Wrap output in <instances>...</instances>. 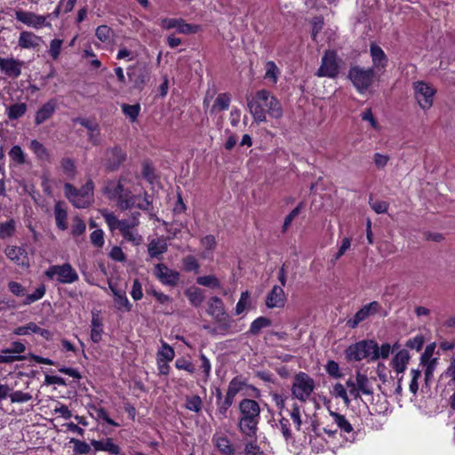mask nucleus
I'll return each instance as SVG.
<instances>
[{"instance_id":"38","label":"nucleus","mask_w":455,"mask_h":455,"mask_svg":"<svg viewBox=\"0 0 455 455\" xmlns=\"http://www.w3.org/2000/svg\"><path fill=\"white\" fill-rule=\"evenodd\" d=\"M8 155H9L11 161L15 165H22L26 163V154L23 151V149L20 148V146H19V145L13 146L10 149Z\"/></svg>"},{"instance_id":"33","label":"nucleus","mask_w":455,"mask_h":455,"mask_svg":"<svg viewBox=\"0 0 455 455\" xmlns=\"http://www.w3.org/2000/svg\"><path fill=\"white\" fill-rule=\"evenodd\" d=\"M103 324L98 314H93L91 322V339L94 343H99L101 340L103 333Z\"/></svg>"},{"instance_id":"23","label":"nucleus","mask_w":455,"mask_h":455,"mask_svg":"<svg viewBox=\"0 0 455 455\" xmlns=\"http://www.w3.org/2000/svg\"><path fill=\"white\" fill-rule=\"evenodd\" d=\"M42 37L31 31H21L18 39V45L21 49H36L42 43Z\"/></svg>"},{"instance_id":"28","label":"nucleus","mask_w":455,"mask_h":455,"mask_svg":"<svg viewBox=\"0 0 455 455\" xmlns=\"http://www.w3.org/2000/svg\"><path fill=\"white\" fill-rule=\"evenodd\" d=\"M370 52L374 68L377 69L384 68L387 63V58L384 51L379 45L371 44Z\"/></svg>"},{"instance_id":"54","label":"nucleus","mask_w":455,"mask_h":455,"mask_svg":"<svg viewBox=\"0 0 455 455\" xmlns=\"http://www.w3.org/2000/svg\"><path fill=\"white\" fill-rule=\"evenodd\" d=\"M122 110H123V113L126 116H128L132 122H134L140 114V107L139 104H135V105L123 104Z\"/></svg>"},{"instance_id":"12","label":"nucleus","mask_w":455,"mask_h":455,"mask_svg":"<svg viewBox=\"0 0 455 455\" xmlns=\"http://www.w3.org/2000/svg\"><path fill=\"white\" fill-rule=\"evenodd\" d=\"M243 382L234 378L228 384V391L222 402H217V414L220 419L227 418L228 410L232 406L235 395L242 390Z\"/></svg>"},{"instance_id":"13","label":"nucleus","mask_w":455,"mask_h":455,"mask_svg":"<svg viewBox=\"0 0 455 455\" xmlns=\"http://www.w3.org/2000/svg\"><path fill=\"white\" fill-rule=\"evenodd\" d=\"M435 92V89L425 82L414 84L415 98L423 110H427L433 106Z\"/></svg>"},{"instance_id":"26","label":"nucleus","mask_w":455,"mask_h":455,"mask_svg":"<svg viewBox=\"0 0 455 455\" xmlns=\"http://www.w3.org/2000/svg\"><path fill=\"white\" fill-rule=\"evenodd\" d=\"M109 288L114 294V302L116 309L124 312H130L132 306L130 303L125 291L118 290L111 283H109Z\"/></svg>"},{"instance_id":"37","label":"nucleus","mask_w":455,"mask_h":455,"mask_svg":"<svg viewBox=\"0 0 455 455\" xmlns=\"http://www.w3.org/2000/svg\"><path fill=\"white\" fill-rule=\"evenodd\" d=\"M185 295L188 297L189 302L195 307H199L204 299L203 291L196 287L188 288L185 291Z\"/></svg>"},{"instance_id":"41","label":"nucleus","mask_w":455,"mask_h":455,"mask_svg":"<svg viewBox=\"0 0 455 455\" xmlns=\"http://www.w3.org/2000/svg\"><path fill=\"white\" fill-rule=\"evenodd\" d=\"M60 166L63 173L68 179H74L76 174V168L73 159L69 157H64L60 161Z\"/></svg>"},{"instance_id":"15","label":"nucleus","mask_w":455,"mask_h":455,"mask_svg":"<svg viewBox=\"0 0 455 455\" xmlns=\"http://www.w3.org/2000/svg\"><path fill=\"white\" fill-rule=\"evenodd\" d=\"M381 306L378 301H372L366 304L355 313L353 318L347 320V325L355 329L361 322L366 320L369 316L377 314Z\"/></svg>"},{"instance_id":"57","label":"nucleus","mask_w":455,"mask_h":455,"mask_svg":"<svg viewBox=\"0 0 455 455\" xmlns=\"http://www.w3.org/2000/svg\"><path fill=\"white\" fill-rule=\"evenodd\" d=\"M32 395L29 393H25L20 390L13 391L10 395V400L12 403H23L30 401Z\"/></svg>"},{"instance_id":"55","label":"nucleus","mask_w":455,"mask_h":455,"mask_svg":"<svg viewBox=\"0 0 455 455\" xmlns=\"http://www.w3.org/2000/svg\"><path fill=\"white\" fill-rule=\"evenodd\" d=\"M201 30V26L187 23L183 19L179 26L178 32L184 35L196 34Z\"/></svg>"},{"instance_id":"51","label":"nucleus","mask_w":455,"mask_h":455,"mask_svg":"<svg viewBox=\"0 0 455 455\" xmlns=\"http://www.w3.org/2000/svg\"><path fill=\"white\" fill-rule=\"evenodd\" d=\"M45 291L46 289L44 284L39 285L33 293L27 295L23 304L30 305L31 303L39 300L44 296Z\"/></svg>"},{"instance_id":"59","label":"nucleus","mask_w":455,"mask_h":455,"mask_svg":"<svg viewBox=\"0 0 455 455\" xmlns=\"http://www.w3.org/2000/svg\"><path fill=\"white\" fill-rule=\"evenodd\" d=\"M101 213L111 231L118 229L120 225V220H118L114 213L108 212L106 210L102 211Z\"/></svg>"},{"instance_id":"5","label":"nucleus","mask_w":455,"mask_h":455,"mask_svg":"<svg viewBox=\"0 0 455 455\" xmlns=\"http://www.w3.org/2000/svg\"><path fill=\"white\" fill-rule=\"evenodd\" d=\"M207 313L212 315L218 323L217 330L221 334L233 332L231 331L233 321L227 314L224 304L219 297H212L209 301Z\"/></svg>"},{"instance_id":"11","label":"nucleus","mask_w":455,"mask_h":455,"mask_svg":"<svg viewBox=\"0 0 455 455\" xmlns=\"http://www.w3.org/2000/svg\"><path fill=\"white\" fill-rule=\"evenodd\" d=\"M339 73V63L336 52L331 50L325 51L315 75L319 77L335 78Z\"/></svg>"},{"instance_id":"17","label":"nucleus","mask_w":455,"mask_h":455,"mask_svg":"<svg viewBox=\"0 0 455 455\" xmlns=\"http://www.w3.org/2000/svg\"><path fill=\"white\" fill-rule=\"evenodd\" d=\"M23 61L14 58L0 57V71L9 77L17 78L21 75Z\"/></svg>"},{"instance_id":"60","label":"nucleus","mask_w":455,"mask_h":455,"mask_svg":"<svg viewBox=\"0 0 455 455\" xmlns=\"http://www.w3.org/2000/svg\"><path fill=\"white\" fill-rule=\"evenodd\" d=\"M112 29L107 25H100L96 28L95 36L100 42H107L112 35Z\"/></svg>"},{"instance_id":"22","label":"nucleus","mask_w":455,"mask_h":455,"mask_svg":"<svg viewBox=\"0 0 455 455\" xmlns=\"http://www.w3.org/2000/svg\"><path fill=\"white\" fill-rule=\"evenodd\" d=\"M286 301V296L281 286L275 285L267 296L266 306L268 308L283 307Z\"/></svg>"},{"instance_id":"24","label":"nucleus","mask_w":455,"mask_h":455,"mask_svg":"<svg viewBox=\"0 0 455 455\" xmlns=\"http://www.w3.org/2000/svg\"><path fill=\"white\" fill-rule=\"evenodd\" d=\"M274 427L282 434L286 443H290L293 440L294 433L291 426L290 419L285 417L281 411L278 413V419Z\"/></svg>"},{"instance_id":"1","label":"nucleus","mask_w":455,"mask_h":455,"mask_svg":"<svg viewBox=\"0 0 455 455\" xmlns=\"http://www.w3.org/2000/svg\"><path fill=\"white\" fill-rule=\"evenodd\" d=\"M247 106L255 122L267 120V115L278 119L283 116V109L278 100L268 91H258L251 99L247 98Z\"/></svg>"},{"instance_id":"10","label":"nucleus","mask_w":455,"mask_h":455,"mask_svg":"<svg viewBox=\"0 0 455 455\" xmlns=\"http://www.w3.org/2000/svg\"><path fill=\"white\" fill-rule=\"evenodd\" d=\"M45 275L50 279L56 277L60 283H73L79 278L78 274L69 263L49 267L45 271Z\"/></svg>"},{"instance_id":"18","label":"nucleus","mask_w":455,"mask_h":455,"mask_svg":"<svg viewBox=\"0 0 455 455\" xmlns=\"http://www.w3.org/2000/svg\"><path fill=\"white\" fill-rule=\"evenodd\" d=\"M126 160V153L119 147L108 149L106 152V167L115 171Z\"/></svg>"},{"instance_id":"32","label":"nucleus","mask_w":455,"mask_h":455,"mask_svg":"<svg viewBox=\"0 0 455 455\" xmlns=\"http://www.w3.org/2000/svg\"><path fill=\"white\" fill-rule=\"evenodd\" d=\"M167 243L160 238L152 240L148 246V251L151 258H159L167 251Z\"/></svg>"},{"instance_id":"52","label":"nucleus","mask_w":455,"mask_h":455,"mask_svg":"<svg viewBox=\"0 0 455 455\" xmlns=\"http://www.w3.org/2000/svg\"><path fill=\"white\" fill-rule=\"evenodd\" d=\"M71 228V235L75 237L82 235L86 229L84 221L78 216L74 217Z\"/></svg>"},{"instance_id":"20","label":"nucleus","mask_w":455,"mask_h":455,"mask_svg":"<svg viewBox=\"0 0 455 455\" xmlns=\"http://www.w3.org/2000/svg\"><path fill=\"white\" fill-rule=\"evenodd\" d=\"M57 108V101L54 99L49 100L47 102L43 104L35 115V124L40 125L45 121L49 120Z\"/></svg>"},{"instance_id":"25","label":"nucleus","mask_w":455,"mask_h":455,"mask_svg":"<svg viewBox=\"0 0 455 455\" xmlns=\"http://www.w3.org/2000/svg\"><path fill=\"white\" fill-rule=\"evenodd\" d=\"M6 257L20 266L28 267V260L23 248L18 246H7L4 250Z\"/></svg>"},{"instance_id":"44","label":"nucleus","mask_w":455,"mask_h":455,"mask_svg":"<svg viewBox=\"0 0 455 455\" xmlns=\"http://www.w3.org/2000/svg\"><path fill=\"white\" fill-rule=\"evenodd\" d=\"M270 324L271 321L268 318L259 316L251 323L249 332L252 335H257L259 333L261 329L268 327Z\"/></svg>"},{"instance_id":"29","label":"nucleus","mask_w":455,"mask_h":455,"mask_svg":"<svg viewBox=\"0 0 455 455\" xmlns=\"http://www.w3.org/2000/svg\"><path fill=\"white\" fill-rule=\"evenodd\" d=\"M91 443L96 451H108L112 455H118L120 453L119 446L111 438H107L104 441L92 440Z\"/></svg>"},{"instance_id":"6","label":"nucleus","mask_w":455,"mask_h":455,"mask_svg":"<svg viewBox=\"0 0 455 455\" xmlns=\"http://www.w3.org/2000/svg\"><path fill=\"white\" fill-rule=\"evenodd\" d=\"M377 342L373 339L361 340L350 345L346 349V357L348 361H361L368 359L373 361L376 357Z\"/></svg>"},{"instance_id":"40","label":"nucleus","mask_w":455,"mask_h":455,"mask_svg":"<svg viewBox=\"0 0 455 455\" xmlns=\"http://www.w3.org/2000/svg\"><path fill=\"white\" fill-rule=\"evenodd\" d=\"M230 96L227 93H220L217 96L212 107V109H211V112H215V111H223V110H226L229 107V104H230Z\"/></svg>"},{"instance_id":"36","label":"nucleus","mask_w":455,"mask_h":455,"mask_svg":"<svg viewBox=\"0 0 455 455\" xmlns=\"http://www.w3.org/2000/svg\"><path fill=\"white\" fill-rule=\"evenodd\" d=\"M30 150L37 156L40 160H49L50 154L47 148L37 140H32L29 143Z\"/></svg>"},{"instance_id":"42","label":"nucleus","mask_w":455,"mask_h":455,"mask_svg":"<svg viewBox=\"0 0 455 455\" xmlns=\"http://www.w3.org/2000/svg\"><path fill=\"white\" fill-rule=\"evenodd\" d=\"M175 356L174 349L166 342L162 340L161 349L157 352L156 360L171 362Z\"/></svg>"},{"instance_id":"64","label":"nucleus","mask_w":455,"mask_h":455,"mask_svg":"<svg viewBox=\"0 0 455 455\" xmlns=\"http://www.w3.org/2000/svg\"><path fill=\"white\" fill-rule=\"evenodd\" d=\"M325 371L331 377L335 379H339L342 376L339 363L333 360L327 362L325 365Z\"/></svg>"},{"instance_id":"50","label":"nucleus","mask_w":455,"mask_h":455,"mask_svg":"<svg viewBox=\"0 0 455 455\" xmlns=\"http://www.w3.org/2000/svg\"><path fill=\"white\" fill-rule=\"evenodd\" d=\"M331 394L335 397L341 398L347 406L350 404V399L348 397L347 392L341 383H336L333 386Z\"/></svg>"},{"instance_id":"2","label":"nucleus","mask_w":455,"mask_h":455,"mask_svg":"<svg viewBox=\"0 0 455 455\" xmlns=\"http://www.w3.org/2000/svg\"><path fill=\"white\" fill-rule=\"evenodd\" d=\"M240 419L239 429L247 437H255L260 419L259 403L252 399H243L239 403Z\"/></svg>"},{"instance_id":"39","label":"nucleus","mask_w":455,"mask_h":455,"mask_svg":"<svg viewBox=\"0 0 455 455\" xmlns=\"http://www.w3.org/2000/svg\"><path fill=\"white\" fill-rule=\"evenodd\" d=\"M16 231V221L10 219L5 222L0 223V239H7L12 237Z\"/></svg>"},{"instance_id":"31","label":"nucleus","mask_w":455,"mask_h":455,"mask_svg":"<svg viewBox=\"0 0 455 455\" xmlns=\"http://www.w3.org/2000/svg\"><path fill=\"white\" fill-rule=\"evenodd\" d=\"M212 441L220 452L224 455H234L235 449L230 441L224 435H214Z\"/></svg>"},{"instance_id":"35","label":"nucleus","mask_w":455,"mask_h":455,"mask_svg":"<svg viewBox=\"0 0 455 455\" xmlns=\"http://www.w3.org/2000/svg\"><path fill=\"white\" fill-rule=\"evenodd\" d=\"M355 380L360 393L370 395L373 394L370 380L366 375L357 372Z\"/></svg>"},{"instance_id":"34","label":"nucleus","mask_w":455,"mask_h":455,"mask_svg":"<svg viewBox=\"0 0 455 455\" xmlns=\"http://www.w3.org/2000/svg\"><path fill=\"white\" fill-rule=\"evenodd\" d=\"M54 217L57 228L60 230H66L68 228V213L60 202H57L54 205Z\"/></svg>"},{"instance_id":"49","label":"nucleus","mask_w":455,"mask_h":455,"mask_svg":"<svg viewBox=\"0 0 455 455\" xmlns=\"http://www.w3.org/2000/svg\"><path fill=\"white\" fill-rule=\"evenodd\" d=\"M132 201L133 203L132 208L136 207L143 211L148 210L150 205V202L146 195L142 196L140 194L134 195L132 193Z\"/></svg>"},{"instance_id":"19","label":"nucleus","mask_w":455,"mask_h":455,"mask_svg":"<svg viewBox=\"0 0 455 455\" xmlns=\"http://www.w3.org/2000/svg\"><path fill=\"white\" fill-rule=\"evenodd\" d=\"M330 415L331 416L334 423L336 424L337 428L328 427H324L323 430L329 436H334L338 432V428L346 434H350L351 432H353L354 428L352 425L349 423V421L346 419L344 415H341L338 412L331 411H330Z\"/></svg>"},{"instance_id":"58","label":"nucleus","mask_w":455,"mask_h":455,"mask_svg":"<svg viewBox=\"0 0 455 455\" xmlns=\"http://www.w3.org/2000/svg\"><path fill=\"white\" fill-rule=\"evenodd\" d=\"M312 32L311 37L312 40L317 43V36L319 32L323 29V20L320 16H315L311 20Z\"/></svg>"},{"instance_id":"4","label":"nucleus","mask_w":455,"mask_h":455,"mask_svg":"<svg viewBox=\"0 0 455 455\" xmlns=\"http://www.w3.org/2000/svg\"><path fill=\"white\" fill-rule=\"evenodd\" d=\"M94 184L89 180L81 189H76L72 184L64 185L66 197L76 208H86L93 202Z\"/></svg>"},{"instance_id":"14","label":"nucleus","mask_w":455,"mask_h":455,"mask_svg":"<svg viewBox=\"0 0 455 455\" xmlns=\"http://www.w3.org/2000/svg\"><path fill=\"white\" fill-rule=\"evenodd\" d=\"M153 274L163 284L172 287L178 284L180 277L178 271L169 268L163 263L155 265Z\"/></svg>"},{"instance_id":"9","label":"nucleus","mask_w":455,"mask_h":455,"mask_svg":"<svg viewBox=\"0 0 455 455\" xmlns=\"http://www.w3.org/2000/svg\"><path fill=\"white\" fill-rule=\"evenodd\" d=\"M348 77L356 90L363 93L368 90L374 80V71L372 68H363L361 67H353L348 72Z\"/></svg>"},{"instance_id":"47","label":"nucleus","mask_w":455,"mask_h":455,"mask_svg":"<svg viewBox=\"0 0 455 455\" xmlns=\"http://www.w3.org/2000/svg\"><path fill=\"white\" fill-rule=\"evenodd\" d=\"M425 366L424 375H425V382L428 385L433 378L434 371L438 363V358H434L432 360L427 361L425 363H420Z\"/></svg>"},{"instance_id":"46","label":"nucleus","mask_w":455,"mask_h":455,"mask_svg":"<svg viewBox=\"0 0 455 455\" xmlns=\"http://www.w3.org/2000/svg\"><path fill=\"white\" fill-rule=\"evenodd\" d=\"M196 283L202 286L209 287V288H220V280L213 275L198 276L196 278Z\"/></svg>"},{"instance_id":"61","label":"nucleus","mask_w":455,"mask_h":455,"mask_svg":"<svg viewBox=\"0 0 455 455\" xmlns=\"http://www.w3.org/2000/svg\"><path fill=\"white\" fill-rule=\"evenodd\" d=\"M250 303V293L248 291H243L235 306V315H241Z\"/></svg>"},{"instance_id":"16","label":"nucleus","mask_w":455,"mask_h":455,"mask_svg":"<svg viewBox=\"0 0 455 455\" xmlns=\"http://www.w3.org/2000/svg\"><path fill=\"white\" fill-rule=\"evenodd\" d=\"M127 75L133 86L138 89H142L150 77L149 70L146 66L130 68Z\"/></svg>"},{"instance_id":"27","label":"nucleus","mask_w":455,"mask_h":455,"mask_svg":"<svg viewBox=\"0 0 455 455\" xmlns=\"http://www.w3.org/2000/svg\"><path fill=\"white\" fill-rule=\"evenodd\" d=\"M410 360V354L406 349L398 351L391 361V365L398 373H403Z\"/></svg>"},{"instance_id":"21","label":"nucleus","mask_w":455,"mask_h":455,"mask_svg":"<svg viewBox=\"0 0 455 455\" xmlns=\"http://www.w3.org/2000/svg\"><path fill=\"white\" fill-rule=\"evenodd\" d=\"M13 333L19 336H25L30 333H36L47 340L51 339L52 337V333L49 330L43 329L33 322H30L26 325L15 328Z\"/></svg>"},{"instance_id":"30","label":"nucleus","mask_w":455,"mask_h":455,"mask_svg":"<svg viewBox=\"0 0 455 455\" xmlns=\"http://www.w3.org/2000/svg\"><path fill=\"white\" fill-rule=\"evenodd\" d=\"M28 111V105L24 102L14 103L8 106L5 114L10 120H18Z\"/></svg>"},{"instance_id":"56","label":"nucleus","mask_w":455,"mask_h":455,"mask_svg":"<svg viewBox=\"0 0 455 455\" xmlns=\"http://www.w3.org/2000/svg\"><path fill=\"white\" fill-rule=\"evenodd\" d=\"M25 359L26 357L24 355H17L9 353L6 348L0 351V363H12L13 362L22 361Z\"/></svg>"},{"instance_id":"48","label":"nucleus","mask_w":455,"mask_h":455,"mask_svg":"<svg viewBox=\"0 0 455 455\" xmlns=\"http://www.w3.org/2000/svg\"><path fill=\"white\" fill-rule=\"evenodd\" d=\"M289 416L294 424L295 430L300 431L302 419L300 415V409L297 403H294L291 407V410L289 411Z\"/></svg>"},{"instance_id":"43","label":"nucleus","mask_w":455,"mask_h":455,"mask_svg":"<svg viewBox=\"0 0 455 455\" xmlns=\"http://www.w3.org/2000/svg\"><path fill=\"white\" fill-rule=\"evenodd\" d=\"M139 216L140 213L136 212L132 215V218L129 220H120V225L118 228V230L121 234L124 233L127 230H131L132 228H135L139 226Z\"/></svg>"},{"instance_id":"7","label":"nucleus","mask_w":455,"mask_h":455,"mask_svg":"<svg viewBox=\"0 0 455 455\" xmlns=\"http://www.w3.org/2000/svg\"><path fill=\"white\" fill-rule=\"evenodd\" d=\"M315 380L305 372L297 373L292 381L291 393L292 395L301 401L306 402L315 389Z\"/></svg>"},{"instance_id":"62","label":"nucleus","mask_w":455,"mask_h":455,"mask_svg":"<svg viewBox=\"0 0 455 455\" xmlns=\"http://www.w3.org/2000/svg\"><path fill=\"white\" fill-rule=\"evenodd\" d=\"M70 443L74 444V451L76 454H88L91 451L90 445L84 441L71 438Z\"/></svg>"},{"instance_id":"8","label":"nucleus","mask_w":455,"mask_h":455,"mask_svg":"<svg viewBox=\"0 0 455 455\" xmlns=\"http://www.w3.org/2000/svg\"><path fill=\"white\" fill-rule=\"evenodd\" d=\"M14 16L19 22L36 30H39L44 27H52L51 22L48 21L51 14L40 15L33 12L16 9L14 11Z\"/></svg>"},{"instance_id":"3","label":"nucleus","mask_w":455,"mask_h":455,"mask_svg":"<svg viewBox=\"0 0 455 455\" xmlns=\"http://www.w3.org/2000/svg\"><path fill=\"white\" fill-rule=\"evenodd\" d=\"M102 191L110 200H116L117 206L121 210L132 208V193L128 186V180L121 177L118 180H108L105 181Z\"/></svg>"},{"instance_id":"45","label":"nucleus","mask_w":455,"mask_h":455,"mask_svg":"<svg viewBox=\"0 0 455 455\" xmlns=\"http://www.w3.org/2000/svg\"><path fill=\"white\" fill-rule=\"evenodd\" d=\"M202 406L203 401L199 395H195L186 397V409L194 412H199L202 410Z\"/></svg>"},{"instance_id":"53","label":"nucleus","mask_w":455,"mask_h":455,"mask_svg":"<svg viewBox=\"0 0 455 455\" xmlns=\"http://www.w3.org/2000/svg\"><path fill=\"white\" fill-rule=\"evenodd\" d=\"M121 235H123L124 240L130 242L133 245H139L143 241L142 236L138 233L136 228L131 230H127Z\"/></svg>"},{"instance_id":"63","label":"nucleus","mask_w":455,"mask_h":455,"mask_svg":"<svg viewBox=\"0 0 455 455\" xmlns=\"http://www.w3.org/2000/svg\"><path fill=\"white\" fill-rule=\"evenodd\" d=\"M90 240L93 246L102 248L105 243L104 232L102 229H96L90 235Z\"/></svg>"}]
</instances>
